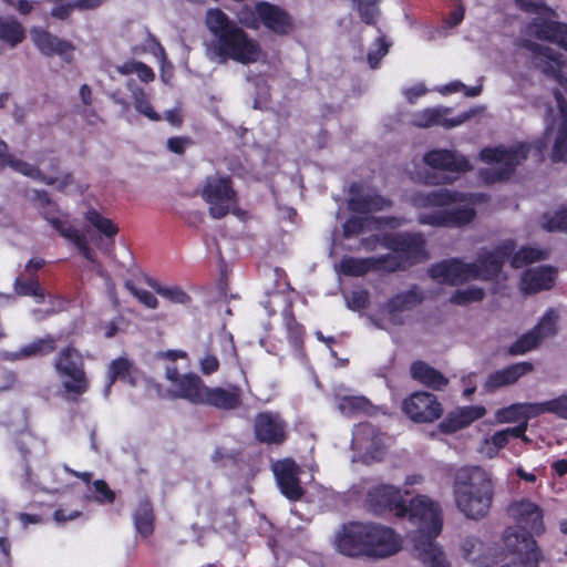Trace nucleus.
<instances>
[{"mask_svg": "<svg viewBox=\"0 0 567 567\" xmlns=\"http://www.w3.org/2000/svg\"><path fill=\"white\" fill-rule=\"evenodd\" d=\"M205 22L213 35L208 52L219 62L233 60L248 65L262 56L259 42L245 31L246 28L238 20H231L221 9H208Z\"/></svg>", "mask_w": 567, "mask_h": 567, "instance_id": "1", "label": "nucleus"}, {"mask_svg": "<svg viewBox=\"0 0 567 567\" xmlns=\"http://www.w3.org/2000/svg\"><path fill=\"white\" fill-rule=\"evenodd\" d=\"M337 550L347 557L383 559L401 549L393 528L373 523L349 522L336 535Z\"/></svg>", "mask_w": 567, "mask_h": 567, "instance_id": "2", "label": "nucleus"}, {"mask_svg": "<svg viewBox=\"0 0 567 567\" xmlns=\"http://www.w3.org/2000/svg\"><path fill=\"white\" fill-rule=\"evenodd\" d=\"M406 515L417 525L412 536L413 554L425 567H451L435 538L443 527L442 509L430 497L417 495L409 503Z\"/></svg>", "mask_w": 567, "mask_h": 567, "instance_id": "3", "label": "nucleus"}, {"mask_svg": "<svg viewBox=\"0 0 567 567\" xmlns=\"http://www.w3.org/2000/svg\"><path fill=\"white\" fill-rule=\"evenodd\" d=\"M472 194L451 190L447 188L431 192H414L410 203L415 208L447 207L453 204L466 203L453 209H443L432 213H421L417 221L421 225L434 227H464L476 217V209L472 202Z\"/></svg>", "mask_w": 567, "mask_h": 567, "instance_id": "4", "label": "nucleus"}, {"mask_svg": "<svg viewBox=\"0 0 567 567\" xmlns=\"http://www.w3.org/2000/svg\"><path fill=\"white\" fill-rule=\"evenodd\" d=\"M453 496L457 509L467 518H484L493 504L495 487L491 475L481 466H463L454 474Z\"/></svg>", "mask_w": 567, "mask_h": 567, "instance_id": "5", "label": "nucleus"}, {"mask_svg": "<svg viewBox=\"0 0 567 567\" xmlns=\"http://www.w3.org/2000/svg\"><path fill=\"white\" fill-rule=\"evenodd\" d=\"M508 514L516 524L504 532L503 542L506 549L512 554H527L528 559L535 561L536 556H542L534 538L544 532L540 507L528 499H520L509 505Z\"/></svg>", "mask_w": 567, "mask_h": 567, "instance_id": "6", "label": "nucleus"}, {"mask_svg": "<svg viewBox=\"0 0 567 567\" xmlns=\"http://www.w3.org/2000/svg\"><path fill=\"white\" fill-rule=\"evenodd\" d=\"M236 18L248 30H259L261 27L271 33L286 37L293 32L292 16L282 7L260 0L254 4L244 3L236 12Z\"/></svg>", "mask_w": 567, "mask_h": 567, "instance_id": "7", "label": "nucleus"}, {"mask_svg": "<svg viewBox=\"0 0 567 567\" xmlns=\"http://www.w3.org/2000/svg\"><path fill=\"white\" fill-rule=\"evenodd\" d=\"M53 367L61 379L64 392L73 401L89 391L90 380L85 372L84 359L74 346L61 348L53 359Z\"/></svg>", "mask_w": 567, "mask_h": 567, "instance_id": "8", "label": "nucleus"}, {"mask_svg": "<svg viewBox=\"0 0 567 567\" xmlns=\"http://www.w3.org/2000/svg\"><path fill=\"white\" fill-rule=\"evenodd\" d=\"M528 146L519 144L513 147L486 146L481 150L478 157L485 164H502L501 167L480 169V178L487 185L508 181L515 173L516 167L527 159Z\"/></svg>", "mask_w": 567, "mask_h": 567, "instance_id": "9", "label": "nucleus"}, {"mask_svg": "<svg viewBox=\"0 0 567 567\" xmlns=\"http://www.w3.org/2000/svg\"><path fill=\"white\" fill-rule=\"evenodd\" d=\"M367 249H373L375 244L396 254L408 268L427 258L426 243L420 233H384L372 235L362 240Z\"/></svg>", "mask_w": 567, "mask_h": 567, "instance_id": "10", "label": "nucleus"}, {"mask_svg": "<svg viewBox=\"0 0 567 567\" xmlns=\"http://www.w3.org/2000/svg\"><path fill=\"white\" fill-rule=\"evenodd\" d=\"M199 195L208 204L209 215L214 219L226 217L230 212V207L238 203V195L234 188L233 179L227 175L206 176Z\"/></svg>", "mask_w": 567, "mask_h": 567, "instance_id": "11", "label": "nucleus"}, {"mask_svg": "<svg viewBox=\"0 0 567 567\" xmlns=\"http://www.w3.org/2000/svg\"><path fill=\"white\" fill-rule=\"evenodd\" d=\"M369 509L377 514L393 513L398 517H405L406 503L400 488L390 484H378L369 488L365 497Z\"/></svg>", "mask_w": 567, "mask_h": 567, "instance_id": "12", "label": "nucleus"}, {"mask_svg": "<svg viewBox=\"0 0 567 567\" xmlns=\"http://www.w3.org/2000/svg\"><path fill=\"white\" fill-rule=\"evenodd\" d=\"M402 410L414 423H433L443 415V405L437 396L427 391H416L405 398Z\"/></svg>", "mask_w": 567, "mask_h": 567, "instance_id": "13", "label": "nucleus"}, {"mask_svg": "<svg viewBox=\"0 0 567 567\" xmlns=\"http://www.w3.org/2000/svg\"><path fill=\"white\" fill-rule=\"evenodd\" d=\"M519 47L533 54L535 65L547 76L567 89V78L563 74V55L554 49L539 44L528 39H523Z\"/></svg>", "mask_w": 567, "mask_h": 567, "instance_id": "14", "label": "nucleus"}, {"mask_svg": "<svg viewBox=\"0 0 567 567\" xmlns=\"http://www.w3.org/2000/svg\"><path fill=\"white\" fill-rule=\"evenodd\" d=\"M255 439L267 445H281L288 437L287 423L279 413L271 411L259 412L254 419Z\"/></svg>", "mask_w": 567, "mask_h": 567, "instance_id": "15", "label": "nucleus"}, {"mask_svg": "<svg viewBox=\"0 0 567 567\" xmlns=\"http://www.w3.org/2000/svg\"><path fill=\"white\" fill-rule=\"evenodd\" d=\"M558 315L549 309L538 323L526 333L522 334L508 349L512 355L524 354L535 349L543 339L551 337L557 331Z\"/></svg>", "mask_w": 567, "mask_h": 567, "instance_id": "16", "label": "nucleus"}, {"mask_svg": "<svg viewBox=\"0 0 567 567\" xmlns=\"http://www.w3.org/2000/svg\"><path fill=\"white\" fill-rule=\"evenodd\" d=\"M425 299L424 291L416 284H412L405 291L393 295L384 305V310L389 316L390 321L400 326L403 324L401 313L411 311L415 307L423 303Z\"/></svg>", "mask_w": 567, "mask_h": 567, "instance_id": "17", "label": "nucleus"}, {"mask_svg": "<svg viewBox=\"0 0 567 567\" xmlns=\"http://www.w3.org/2000/svg\"><path fill=\"white\" fill-rule=\"evenodd\" d=\"M30 34L32 42L41 54L45 56L59 55L68 63L72 61L75 47L71 41L61 39L39 27L32 28Z\"/></svg>", "mask_w": 567, "mask_h": 567, "instance_id": "18", "label": "nucleus"}, {"mask_svg": "<svg viewBox=\"0 0 567 567\" xmlns=\"http://www.w3.org/2000/svg\"><path fill=\"white\" fill-rule=\"evenodd\" d=\"M451 107H426L413 114L411 123L416 127L427 128L432 126H443L453 128L470 120L473 113L464 112L456 117L450 118Z\"/></svg>", "mask_w": 567, "mask_h": 567, "instance_id": "19", "label": "nucleus"}, {"mask_svg": "<svg viewBox=\"0 0 567 567\" xmlns=\"http://www.w3.org/2000/svg\"><path fill=\"white\" fill-rule=\"evenodd\" d=\"M516 249L514 239H506L494 248L492 251L481 252L477 257L482 280L489 281L498 278L505 261L513 255Z\"/></svg>", "mask_w": 567, "mask_h": 567, "instance_id": "20", "label": "nucleus"}, {"mask_svg": "<svg viewBox=\"0 0 567 567\" xmlns=\"http://www.w3.org/2000/svg\"><path fill=\"white\" fill-rule=\"evenodd\" d=\"M244 392L240 385L229 383L227 386H208L202 405L218 411H235L243 405Z\"/></svg>", "mask_w": 567, "mask_h": 567, "instance_id": "21", "label": "nucleus"}, {"mask_svg": "<svg viewBox=\"0 0 567 567\" xmlns=\"http://www.w3.org/2000/svg\"><path fill=\"white\" fill-rule=\"evenodd\" d=\"M274 473L281 493L290 501H299L305 491L300 485L299 467L292 458L279 461L274 466Z\"/></svg>", "mask_w": 567, "mask_h": 567, "instance_id": "22", "label": "nucleus"}, {"mask_svg": "<svg viewBox=\"0 0 567 567\" xmlns=\"http://www.w3.org/2000/svg\"><path fill=\"white\" fill-rule=\"evenodd\" d=\"M423 162L433 169L454 174H462L472 169V165L465 156L451 150L436 148L429 151L424 154Z\"/></svg>", "mask_w": 567, "mask_h": 567, "instance_id": "23", "label": "nucleus"}, {"mask_svg": "<svg viewBox=\"0 0 567 567\" xmlns=\"http://www.w3.org/2000/svg\"><path fill=\"white\" fill-rule=\"evenodd\" d=\"M553 16L536 17L527 24V32L542 41L557 42L567 50V23L551 20Z\"/></svg>", "mask_w": 567, "mask_h": 567, "instance_id": "24", "label": "nucleus"}, {"mask_svg": "<svg viewBox=\"0 0 567 567\" xmlns=\"http://www.w3.org/2000/svg\"><path fill=\"white\" fill-rule=\"evenodd\" d=\"M349 192L350 198L348 200V207L355 214L364 215L369 213H378L393 206V202L390 198L378 193H361L358 184H352Z\"/></svg>", "mask_w": 567, "mask_h": 567, "instance_id": "25", "label": "nucleus"}, {"mask_svg": "<svg viewBox=\"0 0 567 567\" xmlns=\"http://www.w3.org/2000/svg\"><path fill=\"white\" fill-rule=\"evenodd\" d=\"M486 414V409L483 405H466L457 408L449 412L445 417L440 422L439 429L442 433L452 434L467 427L473 422L482 419Z\"/></svg>", "mask_w": 567, "mask_h": 567, "instance_id": "26", "label": "nucleus"}, {"mask_svg": "<svg viewBox=\"0 0 567 567\" xmlns=\"http://www.w3.org/2000/svg\"><path fill=\"white\" fill-rule=\"evenodd\" d=\"M207 384L194 372L183 373L181 382L174 389H171L172 399L186 400L194 405H202Z\"/></svg>", "mask_w": 567, "mask_h": 567, "instance_id": "27", "label": "nucleus"}, {"mask_svg": "<svg viewBox=\"0 0 567 567\" xmlns=\"http://www.w3.org/2000/svg\"><path fill=\"white\" fill-rule=\"evenodd\" d=\"M533 370L534 365L530 362L524 361L513 363L504 369L491 373L484 383V389L486 392L492 393L499 388L516 383L522 377L528 374Z\"/></svg>", "mask_w": 567, "mask_h": 567, "instance_id": "28", "label": "nucleus"}, {"mask_svg": "<svg viewBox=\"0 0 567 567\" xmlns=\"http://www.w3.org/2000/svg\"><path fill=\"white\" fill-rule=\"evenodd\" d=\"M56 350V338L47 334L32 342L21 347L18 351H1L0 359L3 361L16 362L33 357H44Z\"/></svg>", "mask_w": 567, "mask_h": 567, "instance_id": "29", "label": "nucleus"}, {"mask_svg": "<svg viewBox=\"0 0 567 567\" xmlns=\"http://www.w3.org/2000/svg\"><path fill=\"white\" fill-rule=\"evenodd\" d=\"M556 279V270L553 267H537L524 271L520 278V289L526 295L537 293L553 287Z\"/></svg>", "mask_w": 567, "mask_h": 567, "instance_id": "30", "label": "nucleus"}, {"mask_svg": "<svg viewBox=\"0 0 567 567\" xmlns=\"http://www.w3.org/2000/svg\"><path fill=\"white\" fill-rule=\"evenodd\" d=\"M553 94L559 109V125L551 151V159L553 162H564L567 158V100L559 89H554Z\"/></svg>", "mask_w": 567, "mask_h": 567, "instance_id": "31", "label": "nucleus"}, {"mask_svg": "<svg viewBox=\"0 0 567 567\" xmlns=\"http://www.w3.org/2000/svg\"><path fill=\"white\" fill-rule=\"evenodd\" d=\"M410 374L413 380L434 391H442L449 384V379L441 371L422 360L412 362Z\"/></svg>", "mask_w": 567, "mask_h": 567, "instance_id": "32", "label": "nucleus"}, {"mask_svg": "<svg viewBox=\"0 0 567 567\" xmlns=\"http://www.w3.org/2000/svg\"><path fill=\"white\" fill-rule=\"evenodd\" d=\"M463 260L460 258H452L433 264L427 274L432 279L439 280L442 284L457 286L462 285L463 280Z\"/></svg>", "mask_w": 567, "mask_h": 567, "instance_id": "33", "label": "nucleus"}, {"mask_svg": "<svg viewBox=\"0 0 567 567\" xmlns=\"http://www.w3.org/2000/svg\"><path fill=\"white\" fill-rule=\"evenodd\" d=\"M133 524L136 533L143 537L148 538L153 535L155 529V512L150 497H142L134 512Z\"/></svg>", "mask_w": 567, "mask_h": 567, "instance_id": "34", "label": "nucleus"}, {"mask_svg": "<svg viewBox=\"0 0 567 567\" xmlns=\"http://www.w3.org/2000/svg\"><path fill=\"white\" fill-rule=\"evenodd\" d=\"M527 430V423L520 422L514 427H506L496 431L491 437L485 439L484 443L487 446V455L489 457L495 456L501 449H504L511 441V439H523L527 440L525 432Z\"/></svg>", "mask_w": 567, "mask_h": 567, "instance_id": "35", "label": "nucleus"}, {"mask_svg": "<svg viewBox=\"0 0 567 567\" xmlns=\"http://www.w3.org/2000/svg\"><path fill=\"white\" fill-rule=\"evenodd\" d=\"M125 86L131 92L133 105L137 113L153 122L162 120V116L152 105L150 93L140 86L134 79H128Z\"/></svg>", "mask_w": 567, "mask_h": 567, "instance_id": "36", "label": "nucleus"}, {"mask_svg": "<svg viewBox=\"0 0 567 567\" xmlns=\"http://www.w3.org/2000/svg\"><path fill=\"white\" fill-rule=\"evenodd\" d=\"M135 368L131 360L124 357L112 360L107 369L109 382L105 391L109 392L111 386L116 382L121 381L127 383L131 386L136 384V379L133 374Z\"/></svg>", "mask_w": 567, "mask_h": 567, "instance_id": "37", "label": "nucleus"}, {"mask_svg": "<svg viewBox=\"0 0 567 567\" xmlns=\"http://www.w3.org/2000/svg\"><path fill=\"white\" fill-rule=\"evenodd\" d=\"M25 29L14 17H0V41L17 48L25 40Z\"/></svg>", "mask_w": 567, "mask_h": 567, "instance_id": "38", "label": "nucleus"}, {"mask_svg": "<svg viewBox=\"0 0 567 567\" xmlns=\"http://www.w3.org/2000/svg\"><path fill=\"white\" fill-rule=\"evenodd\" d=\"M377 260L373 257H352L344 256L340 260V271L344 276L350 277H362L370 271H374V262Z\"/></svg>", "mask_w": 567, "mask_h": 567, "instance_id": "39", "label": "nucleus"}, {"mask_svg": "<svg viewBox=\"0 0 567 567\" xmlns=\"http://www.w3.org/2000/svg\"><path fill=\"white\" fill-rule=\"evenodd\" d=\"M282 319L287 330L288 341L293 347H301L303 343L306 330L305 327L297 321L291 301L287 302L286 307L284 308Z\"/></svg>", "mask_w": 567, "mask_h": 567, "instance_id": "40", "label": "nucleus"}, {"mask_svg": "<svg viewBox=\"0 0 567 567\" xmlns=\"http://www.w3.org/2000/svg\"><path fill=\"white\" fill-rule=\"evenodd\" d=\"M548 257L546 249L530 246H523L508 258L511 266L515 269L523 268L536 261L545 260Z\"/></svg>", "mask_w": 567, "mask_h": 567, "instance_id": "41", "label": "nucleus"}, {"mask_svg": "<svg viewBox=\"0 0 567 567\" xmlns=\"http://www.w3.org/2000/svg\"><path fill=\"white\" fill-rule=\"evenodd\" d=\"M6 166L32 179L43 182L48 185L54 184L55 179L48 178L37 166L17 158L13 154L7 157Z\"/></svg>", "mask_w": 567, "mask_h": 567, "instance_id": "42", "label": "nucleus"}, {"mask_svg": "<svg viewBox=\"0 0 567 567\" xmlns=\"http://www.w3.org/2000/svg\"><path fill=\"white\" fill-rule=\"evenodd\" d=\"M84 219L107 238H114L118 234L117 225L93 207L85 212Z\"/></svg>", "mask_w": 567, "mask_h": 567, "instance_id": "43", "label": "nucleus"}, {"mask_svg": "<svg viewBox=\"0 0 567 567\" xmlns=\"http://www.w3.org/2000/svg\"><path fill=\"white\" fill-rule=\"evenodd\" d=\"M13 288L18 296L34 297L37 302H43L45 299L44 289L37 278L23 279L21 276H18Z\"/></svg>", "mask_w": 567, "mask_h": 567, "instance_id": "44", "label": "nucleus"}, {"mask_svg": "<svg viewBox=\"0 0 567 567\" xmlns=\"http://www.w3.org/2000/svg\"><path fill=\"white\" fill-rule=\"evenodd\" d=\"M353 9L358 11L361 21L368 25H377L380 10V0H351Z\"/></svg>", "mask_w": 567, "mask_h": 567, "instance_id": "45", "label": "nucleus"}, {"mask_svg": "<svg viewBox=\"0 0 567 567\" xmlns=\"http://www.w3.org/2000/svg\"><path fill=\"white\" fill-rule=\"evenodd\" d=\"M485 291L480 287H468L457 289L450 297V302L456 306H467L473 302H480L484 299Z\"/></svg>", "mask_w": 567, "mask_h": 567, "instance_id": "46", "label": "nucleus"}, {"mask_svg": "<svg viewBox=\"0 0 567 567\" xmlns=\"http://www.w3.org/2000/svg\"><path fill=\"white\" fill-rule=\"evenodd\" d=\"M542 228L547 231L567 230V206L563 205L554 214L545 213L542 216Z\"/></svg>", "mask_w": 567, "mask_h": 567, "instance_id": "47", "label": "nucleus"}, {"mask_svg": "<svg viewBox=\"0 0 567 567\" xmlns=\"http://www.w3.org/2000/svg\"><path fill=\"white\" fill-rule=\"evenodd\" d=\"M373 259L377 260L374 262V271H385L392 274L399 270L409 269L396 254H384L378 257H373Z\"/></svg>", "mask_w": 567, "mask_h": 567, "instance_id": "48", "label": "nucleus"}, {"mask_svg": "<svg viewBox=\"0 0 567 567\" xmlns=\"http://www.w3.org/2000/svg\"><path fill=\"white\" fill-rule=\"evenodd\" d=\"M378 31L381 33L373 43V49L368 52L367 60L371 69H377L381 62V60L388 54L389 49L391 47V42L386 40V37L381 32L380 29Z\"/></svg>", "mask_w": 567, "mask_h": 567, "instance_id": "49", "label": "nucleus"}, {"mask_svg": "<svg viewBox=\"0 0 567 567\" xmlns=\"http://www.w3.org/2000/svg\"><path fill=\"white\" fill-rule=\"evenodd\" d=\"M152 287L159 296L171 302L186 305L192 301L190 296L178 286L166 287L154 282L152 284Z\"/></svg>", "mask_w": 567, "mask_h": 567, "instance_id": "50", "label": "nucleus"}, {"mask_svg": "<svg viewBox=\"0 0 567 567\" xmlns=\"http://www.w3.org/2000/svg\"><path fill=\"white\" fill-rule=\"evenodd\" d=\"M519 10L526 13L556 17V12L542 0H515Z\"/></svg>", "mask_w": 567, "mask_h": 567, "instance_id": "51", "label": "nucleus"}, {"mask_svg": "<svg viewBox=\"0 0 567 567\" xmlns=\"http://www.w3.org/2000/svg\"><path fill=\"white\" fill-rule=\"evenodd\" d=\"M125 288L146 308L156 309L158 306V301L156 296L145 289L137 288L132 280L125 281Z\"/></svg>", "mask_w": 567, "mask_h": 567, "instance_id": "52", "label": "nucleus"}, {"mask_svg": "<svg viewBox=\"0 0 567 567\" xmlns=\"http://www.w3.org/2000/svg\"><path fill=\"white\" fill-rule=\"evenodd\" d=\"M346 300L350 310L361 311L370 306V293L367 289L353 290Z\"/></svg>", "mask_w": 567, "mask_h": 567, "instance_id": "53", "label": "nucleus"}, {"mask_svg": "<svg viewBox=\"0 0 567 567\" xmlns=\"http://www.w3.org/2000/svg\"><path fill=\"white\" fill-rule=\"evenodd\" d=\"M544 413H553L561 419H567V395L561 394L556 399L545 401Z\"/></svg>", "mask_w": 567, "mask_h": 567, "instance_id": "54", "label": "nucleus"}, {"mask_svg": "<svg viewBox=\"0 0 567 567\" xmlns=\"http://www.w3.org/2000/svg\"><path fill=\"white\" fill-rule=\"evenodd\" d=\"M365 218L351 216L349 217L342 226L343 236L346 238H351L353 236H358L364 231L365 228Z\"/></svg>", "mask_w": 567, "mask_h": 567, "instance_id": "55", "label": "nucleus"}, {"mask_svg": "<svg viewBox=\"0 0 567 567\" xmlns=\"http://www.w3.org/2000/svg\"><path fill=\"white\" fill-rule=\"evenodd\" d=\"M93 486H94V491L96 493L95 495V499L96 502L99 503H107V504H113L114 501H115V493L110 488V486L107 485V483L103 480H96L94 483H93Z\"/></svg>", "mask_w": 567, "mask_h": 567, "instance_id": "56", "label": "nucleus"}, {"mask_svg": "<svg viewBox=\"0 0 567 567\" xmlns=\"http://www.w3.org/2000/svg\"><path fill=\"white\" fill-rule=\"evenodd\" d=\"M365 399L362 396H344L340 401L339 408L343 413H357L365 408Z\"/></svg>", "mask_w": 567, "mask_h": 567, "instance_id": "57", "label": "nucleus"}, {"mask_svg": "<svg viewBox=\"0 0 567 567\" xmlns=\"http://www.w3.org/2000/svg\"><path fill=\"white\" fill-rule=\"evenodd\" d=\"M520 403L512 404L497 412L499 422H517L523 419Z\"/></svg>", "mask_w": 567, "mask_h": 567, "instance_id": "58", "label": "nucleus"}, {"mask_svg": "<svg viewBox=\"0 0 567 567\" xmlns=\"http://www.w3.org/2000/svg\"><path fill=\"white\" fill-rule=\"evenodd\" d=\"M73 245L78 248L80 255L91 264H96V256L94 250L90 247L89 240L84 234L76 239Z\"/></svg>", "mask_w": 567, "mask_h": 567, "instance_id": "59", "label": "nucleus"}, {"mask_svg": "<svg viewBox=\"0 0 567 567\" xmlns=\"http://www.w3.org/2000/svg\"><path fill=\"white\" fill-rule=\"evenodd\" d=\"M192 144L193 141L187 136H173L167 140V148L177 155H183L186 146Z\"/></svg>", "mask_w": 567, "mask_h": 567, "instance_id": "60", "label": "nucleus"}, {"mask_svg": "<svg viewBox=\"0 0 567 567\" xmlns=\"http://www.w3.org/2000/svg\"><path fill=\"white\" fill-rule=\"evenodd\" d=\"M59 235L70 243H74L83 234L66 217L58 230Z\"/></svg>", "mask_w": 567, "mask_h": 567, "instance_id": "61", "label": "nucleus"}, {"mask_svg": "<svg viewBox=\"0 0 567 567\" xmlns=\"http://www.w3.org/2000/svg\"><path fill=\"white\" fill-rule=\"evenodd\" d=\"M82 515L80 509H70L68 507H59L53 513V518L59 524H65L73 520Z\"/></svg>", "mask_w": 567, "mask_h": 567, "instance_id": "62", "label": "nucleus"}, {"mask_svg": "<svg viewBox=\"0 0 567 567\" xmlns=\"http://www.w3.org/2000/svg\"><path fill=\"white\" fill-rule=\"evenodd\" d=\"M32 200L38 203L40 213L44 209H54L58 207V205L51 200L49 193L44 189H34Z\"/></svg>", "mask_w": 567, "mask_h": 567, "instance_id": "63", "label": "nucleus"}, {"mask_svg": "<svg viewBox=\"0 0 567 567\" xmlns=\"http://www.w3.org/2000/svg\"><path fill=\"white\" fill-rule=\"evenodd\" d=\"M219 360L214 354H206L199 361L200 371L204 375H212L219 370Z\"/></svg>", "mask_w": 567, "mask_h": 567, "instance_id": "64", "label": "nucleus"}]
</instances>
